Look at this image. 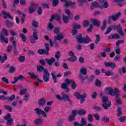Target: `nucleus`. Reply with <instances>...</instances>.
I'll return each instance as SVG.
<instances>
[{
    "label": "nucleus",
    "mask_w": 126,
    "mask_h": 126,
    "mask_svg": "<svg viewBox=\"0 0 126 126\" xmlns=\"http://www.w3.org/2000/svg\"><path fill=\"white\" fill-rule=\"evenodd\" d=\"M99 3L97 2H94L92 3L94 7H97L100 9H104V8H108L109 7V2L108 0H98Z\"/></svg>",
    "instance_id": "obj_1"
},
{
    "label": "nucleus",
    "mask_w": 126,
    "mask_h": 126,
    "mask_svg": "<svg viewBox=\"0 0 126 126\" xmlns=\"http://www.w3.org/2000/svg\"><path fill=\"white\" fill-rule=\"evenodd\" d=\"M62 95L63 96L62 97L60 94H57L56 96V99H58L59 101H63V100H64L65 101H67L71 106L73 105V103L71 101V99H70L68 94H66L64 93H62Z\"/></svg>",
    "instance_id": "obj_2"
},
{
    "label": "nucleus",
    "mask_w": 126,
    "mask_h": 126,
    "mask_svg": "<svg viewBox=\"0 0 126 126\" xmlns=\"http://www.w3.org/2000/svg\"><path fill=\"white\" fill-rule=\"evenodd\" d=\"M105 91L108 92L111 96H115V98H118L120 96V90L118 88H115L114 91V90L111 88H106Z\"/></svg>",
    "instance_id": "obj_3"
},
{
    "label": "nucleus",
    "mask_w": 126,
    "mask_h": 126,
    "mask_svg": "<svg viewBox=\"0 0 126 126\" xmlns=\"http://www.w3.org/2000/svg\"><path fill=\"white\" fill-rule=\"evenodd\" d=\"M1 33L0 35V42L1 43H5L7 44L8 43V39L5 37L4 36H8V32L5 29H3L1 31Z\"/></svg>",
    "instance_id": "obj_4"
},
{
    "label": "nucleus",
    "mask_w": 126,
    "mask_h": 126,
    "mask_svg": "<svg viewBox=\"0 0 126 126\" xmlns=\"http://www.w3.org/2000/svg\"><path fill=\"white\" fill-rule=\"evenodd\" d=\"M74 96L77 98L78 100L80 99L81 104H83L84 101H85V98L87 97V94L86 93H84L82 95H80L78 92H76L74 94Z\"/></svg>",
    "instance_id": "obj_5"
},
{
    "label": "nucleus",
    "mask_w": 126,
    "mask_h": 126,
    "mask_svg": "<svg viewBox=\"0 0 126 126\" xmlns=\"http://www.w3.org/2000/svg\"><path fill=\"white\" fill-rule=\"evenodd\" d=\"M121 16V12H118L116 14L109 16L107 18V23L109 24L112 23L113 21L116 22L119 20V18Z\"/></svg>",
    "instance_id": "obj_6"
},
{
    "label": "nucleus",
    "mask_w": 126,
    "mask_h": 126,
    "mask_svg": "<svg viewBox=\"0 0 126 126\" xmlns=\"http://www.w3.org/2000/svg\"><path fill=\"white\" fill-rule=\"evenodd\" d=\"M39 39V36H38V33L36 31H34L33 32L32 36L30 37V41L32 44L33 45L36 44V41Z\"/></svg>",
    "instance_id": "obj_7"
},
{
    "label": "nucleus",
    "mask_w": 126,
    "mask_h": 126,
    "mask_svg": "<svg viewBox=\"0 0 126 126\" xmlns=\"http://www.w3.org/2000/svg\"><path fill=\"white\" fill-rule=\"evenodd\" d=\"M62 2H65L64 6L66 7H72V8H75L76 5L75 4V2H72L71 1H67V0H60Z\"/></svg>",
    "instance_id": "obj_8"
},
{
    "label": "nucleus",
    "mask_w": 126,
    "mask_h": 126,
    "mask_svg": "<svg viewBox=\"0 0 126 126\" xmlns=\"http://www.w3.org/2000/svg\"><path fill=\"white\" fill-rule=\"evenodd\" d=\"M34 111L35 114H36V115H38V116L42 115L43 118H47V117H48V116L47 115V113H46V112H45L44 110L40 108H36L34 109Z\"/></svg>",
    "instance_id": "obj_9"
},
{
    "label": "nucleus",
    "mask_w": 126,
    "mask_h": 126,
    "mask_svg": "<svg viewBox=\"0 0 126 126\" xmlns=\"http://www.w3.org/2000/svg\"><path fill=\"white\" fill-rule=\"evenodd\" d=\"M68 54L71 57L67 59V61L70 62L71 63H74V62H76L77 60V58L75 56L74 53L72 51H70L68 52Z\"/></svg>",
    "instance_id": "obj_10"
},
{
    "label": "nucleus",
    "mask_w": 126,
    "mask_h": 126,
    "mask_svg": "<svg viewBox=\"0 0 126 126\" xmlns=\"http://www.w3.org/2000/svg\"><path fill=\"white\" fill-rule=\"evenodd\" d=\"M76 116H77V110H73L71 115L68 117L69 122H73L75 120Z\"/></svg>",
    "instance_id": "obj_11"
},
{
    "label": "nucleus",
    "mask_w": 126,
    "mask_h": 126,
    "mask_svg": "<svg viewBox=\"0 0 126 126\" xmlns=\"http://www.w3.org/2000/svg\"><path fill=\"white\" fill-rule=\"evenodd\" d=\"M65 82H67V83H69V85L71 84V87L72 89H75L76 88V83L73 79H69L68 78H66L64 80Z\"/></svg>",
    "instance_id": "obj_12"
},
{
    "label": "nucleus",
    "mask_w": 126,
    "mask_h": 126,
    "mask_svg": "<svg viewBox=\"0 0 126 126\" xmlns=\"http://www.w3.org/2000/svg\"><path fill=\"white\" fill-rule=\"evenodd\" d=\"M38 7H39V4H37V3H32L31 4V5L30 6L29 8V11L30 13H32L33 12H34V11H35V9H36V8H38ZM34 8L35 9H34Z\"/></svg>",
    "instance_id": "obj_13"
},
{
    "label": "nucleus",
    "mask_w": 126,
    "mask_h": 126,
    "mask_svg": "<svg viewBox=\"0 0 126 126\" xmlns=\"http://www.w3.org/2000/svg\"><path fill=\"white\" fill-rule=\"evenodd\" d=\"M104 65L106 67H110L112 69H115L117 67V65L114 62H109L104 63Z\"/></svg>",
    "instance_id": "obj_14"
},
{
    "label": "nucleus",
    "mask_w": 126,
    "mask_h": 126,
    "mask_svg": "<svg viewBox=\"0 0 126 126\" xmlns=\"http://www.w3.org/2000/svg\"><path fill=\"white\" fill-rule=\"evenodd\" d=\"M25 79V77L22 75H20L19 76H16L14 78V81L12 82V84H15L18 80L20 81H23Z\"/></svg>",
    "instance_id": "obj_15"
},
{
    "label": "nucleus",
    "mask_w": 126,
    "mask_h": 126,
    "mask_svg": "<svg viewBox=\"0 0 126 126\" xmlns=\"http://www.w3.org/2000/svg\"><path fill=\"white\" fill-rule=\"evenodd\" d=\"M1 14L2 15H3L4 19L9 18V19H11V20H13V17L11 16V15H10V13H8L5 11H3V10L1 11Z\"/></svg>",
    "instance_id": "obj_16"
},
{
    "label": "nucleus",
    "mask_w": 126,
    "mask_h": 126,
    "mask_svg": "<svg viewBox=\"0 0 126 126\" xmlns=\"http://www.w3.org/2000/svg\"><path fill=\"white\" fill-rule=\"evenodd\" d=\"M48 71V69L47 68H44L42 65H38L36 66V71L39 73H41L42 71H43V73H45V72Z\"/></svg>",
    "instance_id": "obj_17"
},
{
    "label": "nucleus",
    "mask_w": 126,
    "mask_h": 126,
    "mask_svg": "<svg viewBox=\"0 0 126 126\" xmlns=\"http://www.w3.org/2000/svg\"><path fill=\"white\" fill-rule=\"evenodd\" d=\"M42 76L45 82H49L50 81V73H49V71L45 72Z\"/></svg>",
    "instance_id": "obj_18"
},
{
    "label": "nucleus",
    "mask_w": 126,
    "mask_h": 126,
    "mask_svg": "<svg viewBox=\"0 0 126 126\" xmlns=\"http://www.w3.org/2000/svg\"><path fill=\"white\" fill-rule=\"evenodd\" d=\"M28 74L32 79H37L38 83L43 82V80H40L39 77L37 75H35L34 73L29 72Z\"/></svg>",
    "instance_id": "obj_19"
},
{
    "label": "nucleus",
    "mask_w": 126,
    "mask_h": 126,
    "mask_svg": "<svg viewBox=\"0 0 126 126\" xmlns=\"http://www.w3.org/2000/svg\"><path fill=\"white\" fill-rule=\"evenodd\" d=\"M51 76L53 79L54 83H58V81H57V77H61L62 76V75L59 73L56 76V74L54 72H51Z\"/></svg>",
    "instance_id": "obj_20"
},
{
    "label": "nucleus",
    "mask_w": 126,
    "mask_h": 126,
    "mask_svg": "<svg viewBox=\"0 0 126 126\" xmlns=\"http://www.w3.org/2000/svg\"><path fill=\"white\" fill-rule=\"evenodd\" d=\"M91 22L93 23L94 26H96V27H99V26H100V21L97 19H91Z\"/></svg>",
    "instance_id": "obj_21"
},
{
    "label": "nucleus",
    "mask_w": 126,
    "mask_h": 126,
    "mask_svg": "<svg viewBox=\"0 0 126 126\" xmlns=\"http://www.w3.org/2000/svg\"><path fill=\"white\" fill-rule=\"evenodd\" d=\"M37 54L38 55H46L47 56L49 55V52L46 51V50L44 49H39L37 50Z\"/></svg>",
    "instance_id": "obj_22"
},
{
    "label": "nucleus",
    "mask_w": 126,
    "mask_h": 126,
    "mask_svg": "<svg viewBox=\"0 0 126 126\" xmlns=\"http://www.w3.org/2000/svg\"><path fill=\"white\" fill-rule=\"evenodd\" d=\"M14 100H15V95L14 94H12L10 96L5 97V101L12 102Z\"/></svg>",
    "instance_id": "obj_23"
},
{
    "label": "nucleus",
    "mask_w": 126,
    "mask_h": 126,
    "mask_svg": "<svg viewBox=\"0 0 126 126\" xmlns=\"http://www.w3.org/2000/svg\"><path fill=\"white\" fill-rule=\"evenodd\" d=\"M102 106L103 109H105V110H108V108L112 107V102L111 101H109L108 103H107V102L103 103L102 104Z\"/></svg>",
    "instance_id": "obj_24"
},
{
    "label": "nucleus",
    "mask_w": 126,
    "mask_h": 126,
    "mask_svg": "<svg viewBox=\"0 0 126 126\" xmlns=\"http://www.w3.org/2000/svg\"><path fill=\"white\" fill-rule=\"evenodd\" d=\"M45 61L48 63L49 65H52L56 62V59L54 57H51V59H46Z\"/></svg>",
    "instance_id": "obj_25"
},
{
    "label": "nucleus",
    "mask_w": 126,
    "mask_h": 126,
    "mask_svg": "<svg viewBox=\"0 0 126 126\" xmlns=\"http://www.w3.org/2000/svg\"><path fill=\"white\" fill-rule=\"evenodd\" d=\"M79 71L81 74H83L84 75L87 74V68L85 67H81Z\"/></svg>",
    "instance_id": "obj_26"
},
{
    "label": "nucleus",
    "mask_w": 126,
    "mask_h": 126,
    "mask_svg": "<svg viewBox=\"0 0 126 126\" xmlns=\"http://www.w3.org/2000/svg\"><path fill=\"white\" fill-rule=\"evenodd\" d=\"M92 41V40L90 38H89V36H88V35H86V37L83 38V43H84V44H89V43Z\"/></svg>",
    "instance_id": "obj_27"
},
{
    "label": "nucleus",
    "mask_w": 126,
    "mask_h": 126,
    "mask_svg": "<svg viewBox=\"0 0 126 126\" xmlns=\"http://www.w3.org/2000/svg\"><path fill=\"white\" fill-rule=\"evenodd\" d=\"M5 26L8 28H11L13 27V23L11 22V21L7 20L5 22Z\"/></svg>",
    "instance_id": "obj_28"
},
{
    "label": "nucleus",
    "mask_w": 126,
    "mask_h": 126,
    "mask_svg": "<svg viewBox=\"0 0 126 126\" xmlns=\"http://www.w3.org/2000/svg\"><path fill=\"white\" fill-rule=\"evenodd\" d=\"M83 38H82V34H80L76 36V40L78 43H83Z\"/></svg>",
    "instance_id": "obj_29"
},
{
    "label": "nucleus",
    "mask_w": 126,
    "mask_h": 126,
    "mask_svg": "<svg viewBox=\"0 0 126 126\" xmlns=\"http://www.w3.org/2000/svg\"><path fill=\"white\" fill-rule=\"evenodd\" d=\"M7 60V55L6 54H4V56L2 57L1 55H0V61L1 62V63H3L5 61Z\"/></svg>",
    "instance_id": "obj_30"
},
{
    "label": "nucleus",
    "mask_w": 126,
    "mask_h": 126,
    "mask_svg": "<svg viewBox=\"0 0 126 126\" xmlns=\"http://www.w3.org/2000/svg\"><path fill=\"white\" fill-rule=\"evenodd\" d=\"M45 103H46V98H41L38 101V105L39 106H44V105H45Z\"/></svg>",
    "instance_id": "obj_31"
},
{
    "label": "nucleus",
    "mask_w": 126,
    "mask_h": 126,
    "mask_svg": "<svg viewBox=\"0 0 126 126\" xmlns=\"http://www.w3.org/2000/svg\"><path fill=\"white\" fill-rule=\"evenodd\" d=\"M69 17H68L67 16H63V22H64L65 24H67V23L69 22Z\"/></svg>",
    "instance_id": "obj_32"
},
{
    "label": "nucleus",
    "mask_w": 126,
    "mask_h": 126,
    "mask_svg": "<svg viewBox=\"0 0 126 126\" xmlns=\"http://www.w3.org/2000/svg\"><path fill=\"white\" fill-rule=\"evenodd\" d=\"M101 121L103 122V123H105V124H108L110 122V119L107 116H103L101 118Z\"/></svg>",
    "instance_id": "obj_33"
},
{
    "label": "nucleus",
    "mask_w": 126,
    "mask_h": 126,
    "mask_svg": "<svg viewBox=\"0 0 126 126\" xmlns=\"http://www.w3.org/2000/svg\"><path fill=\"white\" fill-rule=\"evenodd\" d=\"M95 41H94V43L95 45H98L99 44V41H101V36H100V34H96L95 35Z\"/></svg>",
    "instance_id": "obj_34"
},
{
    "label": "nucleus",
    "mask_w": 126,
    "mask_h": 126,
    "mask_svg": "<svg viewBox=\"0 0 126 126\" xmlns=\"http://www.w3.org/2000/svg\"><path fill=\"white\" fill-rule=\"evenodd\" d=\"M77 113L78 114V115H79L80 116H82L83 115H86V110L83 109H81L80 110H77Z\"/></svg>",
    "instance_id": "obj_35"
},
{
    "label": "nucleus",
    "mask_w": 126,
    "mask_h": 126,
    "mask_svg": "<svg viewBox=\"0 0 126 126\" xmlns=\"http://www.w3.org/2000/svg\"><path fill=\"white\" fill-rule=\"evenodd\" d=\"M117 113L118 117H121V116H123V111H122V108L121 107H118L117 108Z\"/></svg>",
    "instance_id": "obj_36"
},
{
    "label": "nucleus",
    "mask_w": 126,
    "mask_h": 126,
    "mask_svg": "<svg viewBox=\"0 0 126 126\" xmlns=\"http://www.w3.org/2000/svg\"><path fill=\"white\" fill-rule=\"evenodd\" d=\"M63 39V35H61L59 34H58L57 35V36H56L54 37V40L55 41H61V40Z\"/></svg>",
    "instance_id": "obj_37"
},
{
    "label": "nucleus",
    "mask_w": 126,
    "mask_h": 126,
    "mask_svg": "<svg viewBox=\"0 0 126 126\" xmlns=\"http://www.w3.org/2000/svg\"><path fill=\"white\" fill-rule=\"evenodd\" d=\"M115 102L116 105H122L123 104V101H122V99L120 98V97H115Z\"/></svg>",
    "instance_id": "obj_38"
},
{
    "label": "nucleus",
    "mask_w": 126,
    "mask_h": 126,
    "mask_svg": "<svg viewBox=\"0 0 126 126\" xmlns=\"http://www.w3.org/2000/svg\"><path fill=\"white\" fill-rule=\"evenodd\" d=\"M114 74V72L111 70H108L106 72H105V75L106 76H113Z\"/></svg>",
    "instance_id": "obj_39"
},
{
    "label": "nucleus",
    "mask_w": 126,
    "mask_h": 126,
    "mask_svg": "<svg viewBox=\"0 0 126 126\" xmlns=\"http://www.w3.org/2000/svg\"><path fill=\"white\" fill-rule=\"evenodd\" d=\"M20 38H21L24 43H25L26 42V40H27V37H26V36H25V34L23 33H20Z\"/></svg>",
    "instance_id": "obj_40"
},
{
    "label": "nucleus",
    "mask_w": 126,
    "mask_h": 126,
    "mask_svg": "<svg viewBox=\"0 0 126 126\" xmlns=\"http://www.w3.org/2000/svg\"><path fill=\"white\" fill-rule=\"evenodd\" d=\"M86 124H87V122H86V120H85V118H84V117L82 118L80 126H86Z\"/></svg>",
    "instance_id": "obj_41"
},
{
    "label": "nucleus",
    "mask_w": 126,
    "mask_h": 126,
    "mask_svg": "<svg viewBox=\"0 0 126 126\" xmlns=\"http://www.w3.org/2000/svg\"><path fill=\"white\" fill-rule=\"evenodd\" d=\"M95 85L97 87H101V85H102L101 81L98 79H96L95 81Z\"/></svg>",
    "instance_id": "obj_42"
},
{
    "label": "nucleus",
    "mask_w": 126,
    "mask_h": 126,
    "mask_svg": "<svg viewBox=\"0 0 126 126\" xmlns=\"http://www.w3.org/2000/svg\"><path fill=\"white\" fill-rule=\"evenodd\" d=\"M112 28L113 29H116L117 32L122 30V27L121 26V25H118L116 26H112Z\"/></svg>",
    "instance_id": "obj_43"
},
{
    "label": "nucleus",
    "mask_w": 126,
    "mask_h": 126,
    "mask_svg": "<svg viewBox=\"0 0 126 126\" xmlns=\"http://www.w3.org/2000/svg\"><path fill=\"white\" fill-rule=\"evenodd\" d=\"M85 2V0H77V3L79 6L82 7L83 6V3Z\"/></svg>",
    "instance_id": "obj_44"
},
{
    "label": "nucleus",
    "mask_w": 126,
    "mask_h": 126,
    "mask_svg": "<svg viewBox=\"0 0 126 126\" xmlns=\"http://www.w3.org/2000/svg\"><path fill=\"white\" fill-rule=\"evenodd\" d=\"M32 26L34 27V28H37L38 26H39V23L37 22H36L35 20L32 21Z\"/></svg>",
    "instance_id": "obj_45"
},
{
    "label": "nucleus",
    "mask_w": 126,
    "mask_h": 126,
    "mask_svg": "<svg viewBox=\"0 0 126 126\" xmlns=\"http://www.w3.org/2000/svg\"><path fill=\"white\" fill-rule=\"evenodd\" d=\"M52 5L53 7H56L59 5V0H53L52 1Z\"/></svg>",
    "instance_id": "obj_46"
},
{
    "label": "nucleus",
    "mask_w": 126,
    "mask_h": 126,
    "mask_svg": "<svg viewBox=\"0 0 126 126\" xmlns=\"http://www.w3.org/2000/svg\"><path fill=\"white\" fill-rule=\"evenodd\" d=\"M112 30H113V28L110 27H108L106 31V32L104 33L105 35H108V34H110L111 32H112Z\"/></svg>",
    "instance_id": "obj_47"
},
{
    "label": "nucleus",
    "mask_w": 126,
    "mask_h": 126,
    "mask_svg": "<svg viewBox=\"0 0 126 126\" xmlns=\"http://www.w3.org/2000/svg\"><path fill=\"white\" fill-rule=\"evenodd\" d=\"M73 29H80L81 28V26L77 24H73L72 26Z\"/></svg>",
    "instance_id": "obj_48"
},
{
    "label": "nucleus",
    "mask_w": 126,
    "mask_h": 126,
    "mask_svg": "<svg viewBox=\"0 0 126 126\" xmlns=\"http://www.w3.org/2000/svg\"><path fill=\"white\" fill-rule=\"evenodd\" d=\"M4 108L5 110H7L9 112H12V107L9 105H4Z\"/></svg>",
    "instance_id": "obj_49"
},
{
    "label": "nucleus",
    "mask_w": 126,
    "mask_h": 126,
    "mask_svg": "<svg viewBox=\"0 0 126 126\" xmlns=\"http://www.w3.org/2000/svg\"><path fill=\"white\" fill-rule=\"evenodd\" d=\"M68 85L69 83H67V82L63 83L61 84V88H62V89H65L66 88H67Z\"/></svg>",
    "instance_id": "obj_50"
},
{
    "label": "nucleus",
    "mask_w": 126,
    "mask_h": 126,
    "mask_svg": "<svg viewBox=\"0 0 126 126\" xmlns=\"http://www.w3.org/2000/svg\"><path fill=\"white\" fill-rule=\"evenodd\" d=\"M30 98V95H29V94H25V96L24 97L23 99L25 102H27L29 98Z\"/></svg>",
    "instance_id": "obj_51"
},
{
    "label": "nucleus",
    "mask_w": 126,
    "mask_h": 126,
    "mask_svg": "<svg viewBox=\"0 0 126 126\" xmlns=\"http://www.w3.org/2000/svg\"><path fill=\"white\" fill-rule=\"evenodd\" d=\"M1 2L3 8L6 9V8H7V4L6 3L5 0H2Z\"/></svg>",
    "instance_id": "obj_52"
},
{
    "label": "nucleus",
    "mask_w": 126,
    "mask_h": 126,
    "mask_svg": "<svg viewBox=\"0 0 126 126\" xmlns=\"http://www.w3.org/2000/svg\"><path fill=\"white\" fill-rule=\"evenodd\" d=\"M106 26H107V21L106 20L103 21V25L101 27V29L102 31L105 30V28H106Z\"/></svg>",
    "instance_id": "obj_53"
},
{
    "label": "nucleus",
    "mask_w": 126,
    "mask_h": 126,
    "mask_svg": "<svg viewBox=\"0 0 126 126\" xmlns=\"http://www.w3.org/2000/svg\"><path fill=\"white\" fill-rule=\"evenodd\" d=\"M34 124H35V125H41V124H42V119H41L40 118L37 119L34 121Z\"/></svg>",
    "instance_id": "obj_54"
},
{
    "label": "nucleus",
    "mask_w": 126,
    "mask_h": 126,
    "mask_svg": "<svg viewBox=\"0 0 126 126\" xmlns=\"http://www.w3.org/2000/svg\"><path fill=\"white\" fill-rule=\"evenodd\" d=\"M88 121L90 122V123H92V122H93V115L89 114L88 115Z\"/></svg>",
    "instance_id": "obj_55"
},
{
    "label": "nucleus",
    "mask_w": 126,
    "mask_h": 126,
    "mask_svg": "<svg viewBox=\"0 0 126 126\" xmlns=\"http://www.w3.org/2000/svg\"><path fill=\"white\" fill-rule=\"evenodd\" d=\"M1 81H3V82H5L6 83V84H9V81H8V79H7L5 77H1Z\"/></svg>",
    "instance_id": "obj_56"
},
{
    "label": "nucleus",
    "mask_w": 126,
    "mask_h": 126,
    "mask_svg": "<svg viewBox=\"0 0 126 126\" xmlns=\"http://www.w3.org/2000/svg\"><path fill=\"white\" fill-rule=\"evenodd\" d=\"M94 109L95 110V112H99V111H102V108L98 107L96 105L94 106Z\"/></svg>",
    "instance_id": "obj_57"
},
{
    "label": "nucleus",
    "mask_w": 126,
    "mask_h": 126,
    "mask_svg": "<svg viewBox=\"0 0 126 126\" xmlns=\"http://www.w3.org/2000/svg\"><path fill=\"white\" fill-rule=\"evenodd\" d=\"M13 122V119L12 118L7 120V126H11V124H12Z\"/></svg>",
    "instance_id": "obj_58"
},
{
    "label": "nucleus",
    "mask_w": 126,
    "mask_h": 126,
    "mask_svg": "<svg viewBox=\"0 0 126 126\" xmlns=\"http://www.w3.org/2000/svg\"><path fill=\"white\" fill-rule=\"evenodd\" d=\"M9 33L11 36H17V32H15L13 30H11L9 31Z\"/></svg>",
    "instance_id": "obj_59"
},
{
    "label": "nucleus",
    "mask_w": 126,
    "mask_h": 126,
    "mask_svg": "<svg viewBox=\"0 0 126 126\" xmlns=\"http://www.w3.org/2000/svg\"><path fill=\"white\" fill-rule=\"evenodd\" d=\"M47 29H48V30H53V29H54V26L52 25V23H48Z\"/></svg>",
    "instance_id": "obj_60"
},
{
    "label": "nucleus",
    "mask_w": 126,
    "mask_h": 126,
    "mask_svg": "<svg viewBox=\"0 0 126 126\" xmlns=\"http://www.w3.org/2000/svg\"><path fill=\"white\" fill-rule=\"evenodd\" d=\"M55 58L57 60H59L61 58V52L60 51H57L55 53Z\"/></svg>",
    "instance_id": "obj_61"
},
{
    "label": "nucleus",
    "mask_w": 126,
    "mask_h": 126,
    "mask_svg": "<svg viewBox=\"0 0 126 126\" xmlns=\"http://www.w3.org/2000/svg\"><path fill=\"white\" fill-rule=\"evenodd\" d=\"M19 61L20 63H23L25 61V56H20L19 57Z\"/></svg>",
    "instance_id": "obj_62"
},
{
    "label": "nucleus",
    "mask_w": 126,
    "mask_h": 126,
    "mask_svg": "<svg viewBox=\"0 0 126 126\" xmlns=\"http://www.w3.org/2000/svg\"><path fill=\"white\" fill-rule=\"evenodd\" d=\"M11 118V115L10 113H7L6 116L4 117V120H5L6 121H7L8 120H9Z\"/></svg>",
    "instance_id": "obj_63"
},
{
    "label": "nucleus",
    "mask_w": 126,
    "mask_h": 126,
    "mask_svg": "<svg viewBox=\"0 0 126 126\" xmlns=\"http://www.w3.org/2000/svg\"><path fill=\"white\" fill-rule=\"evenodd\" d=\"M119 120L120 121L121 123H125L126 122V118L125 116H121L119 118Z\"/></svg>",
    "instance_id": "obj_64"
}]
</instances>
